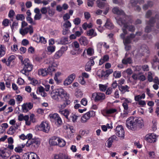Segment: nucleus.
<instances>
[{"label":"nucleus","mask_w":159,"mask_h":159,"mask_svg":"<svg viewBox=\"0 0 159 159\" xmlns=\"http://www.w3.org/2000/svg\"><path fill=\"white\" fill-rule=\"evenodd\" d=\"M50 95L51 98L56 101L63 102V104H65L66 107L70 103L68 99L69 95L62 89H56L51 92Z\"/></svg>","instance_id":"f257e3e1"},{"label":"nucleus","mask_w":159,"mask_h":159,"mask_svg":"<svg viewBox=\"0 0 159 159\" xmlns=\"http://www.w3.org/2000/svg\"><path fill=\"white\" fill-rule=\"evenodd\" d=\"M126 125L129 129L135 130L143 127V121L140 118L136 119L133 117H130L126 121Z\"/></svg>","instance_id":"f03ea898"},{"label":"nucleus","mask_w":159,"mask_h":159,"mask_svg":"<svg viewBox=\"0 0 159 159\" xmlns=\"http://www.w3.org/2000/svg\"><path fill=\"white\" fill-rule=\"evenodd\" d=\"M21 61L23 66V68L20 72L26 76H27L28 74L26 72L30 71L32 70L33 66L28 58H25L23 61L21 60Z\"/></svg>","instance_id":"7ed1b4c3"},{"label":"nucleus","mask_w":159,"mask_h":159,"mask_svg":"<svg viewBox=\"0 0 159 159\" xmlns=\"http://www.w3.org/2000/svg\"><path fill=\"white\" fill-rule=\"evenodd\" d=\"M117 23L120 26H123L124 28L126 29L128 28V30L131 32H134L135 30V28L133 25H128L127 22L122 17L119 18L118 17H116Z\"/></svg>","instance_id":"20e7f679"},{"label":"nucleus","mask_w":159,"mask_h":159,"mask_svg":"<svg viewBox=\"0 0 159 159\" xmlns=\"http://www.w3.org/2000/svg\"><path fill=\"white\" fill-rule=\"evenodd\" d=\"M45 63L48 65V68H47L48 73L55 71V68L57 66V64L53 59H47L45 61Z\"/></svg>","instance_id":"39448f33"},{"label":"nucleus","mask_w":159,"mask_h":159,"mask_svg":"<svg viewBox=\"0 0 159 159\" xmlns=\"http://www.w3.org/2000/svg\"><path fill=\"white\" fill-rule=\"evenodd\" d=\"M40 142L38 138H34L31 140H28L25 143L26 146L27 147H31L33 149H36L39 146Z\"/></svg>","instance_id":"423d86ee"},{"label":"nucleus","mask_w":159,"mask_h":159,"mask_svg":"<svg viewBox=\"0 0 159 159\" xmlns=\"http://www.w3.org/2000/svg\"><path fill=\"white\" fill-rule=\"evenodd\" d=\"M95 113L93 111H90L84 114L82 117L81 122L83 123H85L91 117L95 116Z\"/></svg>","instance_id":"0eeeda50"},{"label":"nucleus","mask_w":159,"mask_h":159,"mask_svg":"<svg viewBox=\"0 0 159 159\" xmlns=\"http://www.w3.org/2000/svg\"><path fill=\"white\" fill-rule=\"evenodd\" d=\"M28 32L31 34L33 33V29L31 25H29L28 27L24 29L22 28L20 29V33L23 36L26 35Z\"/></svg>","instance_id":"6e6552de"},{"label":"nucleus","mask_w":159,"mask_h":159,"mask_svg":"<svg viewBox=\"0 0 159 159\" xmlns=\"http://www.w3.org/2000/svg\"><path fill=\"white\" fill-rule=\"evenodd\" d=\"M39 129L45 133H48L50 130V127L49 124L46 122L41 123L39 126Z\"/></svg>","instance_id":"1a4fd4ad"},{"label":"nucleus","mask_w":159,"mask_h":159,"mask_svg":"<svg viewBox=\"0 0 159 159\" xmlns=\"http://www.w3.org/2000/svg\"><path fill=\"white\" fill-rule=\"evenodd\" d=\"M116 134L118 137L124 139L125 132L124 129L121 125L117 126L116 129Z\"/></svg>","instance_id":"9d476101"},{"label":"nucleus","mask_w":159,"mask_h":159,"mask_svg":"<svg viewBox=\"0 0 159 159\" xmlns=\"http://www.w3.org/2000/svg\"><path fill=\"white\" fill-rule=\"evenodd\" d=\"M157 135L154 134H149L145 137V139L149 143H153L156 141Z\"/></svg>","instance_id":"9b49d317"},{"label":"nucleus","mask_w":159,"mask_h":159,"mask_svg":"<svg viewBox=\"0 0 159 159\" xmlns=\"http://www.w3.org/2000/svg\"><path fill=\"white\" fill-rule=\"evenodd\" d=\"M93 96L94 98L96 101H102L105 99V94L101 93H94L93 94Z\"/></svg>","instance_id":"f8f14e48"},{"label":"nucleus","mask_w":159,"mask_h":159,"mask_svg":"<svg viewBox=\"0 0 159 159\" xmlns=\"http://www.w3.org/2000/svg\"><path fill=\"white\" fill-rule=\"evenodd\" d=\"M155 23V20L154 19L153 17L151 18L148 23V24L145 28L146 32L148 33L151 31L152 28L154 26Z\"/></svg>","instance_id":"ddd939ff"},{"label":"nucleus","mask_w":159,"mask_h":159,"mask_svg":"<svg viewBox=\"0 0 159 159\" xmlns=\"http://www.w3.org/2000/svg\"><path fill=\"white\" fill-rule=\"evenodd\" d=\"M33 107V104L31 102L24 103L22 106V109L24 112H26L31 109Z\"/></svg>","instance_id":"4468645a"},{"label":"nucleus","mask_w":159,"mask_h":159,"mask_svg":"<svg viewBox=\"0 0 159 159\" xmlns=\"http://www.w3.org/2000/svg\"><path fill=\"white\" fill-rule=\"evenodd\" d=\"M29 116L26 115L24 116L23 114H20L18 117V119L20 121H22V120H25V123L26 125L29 126L30 123L28 121Z\"/></svg>","instance_id":"2eb2a0df"},{"label":"nucleus","mask_w":159,"mask_h":159,"mask_svg":"<svg viewBox=\"0 0 159 159\" xmlns=\"http://www.w3.org/2000/svg\"><path fill=\"white\" fill-rule=\"evenodd\" d=\"M117 111V110L116 109H104L102 111V114L105 116H107L109 114L113 113Z\"/></svg>","instance_id":"dca6fc26"},{"label":"nucleus","mask_w":159,"mask_h":159,"mask_svg":"<svg viewBox=\"0 0 159 159\" xmlns=\"http://www.w3.org/2000/svg\"><path fill=\"white\" fill-rule=\"evenodd\" d=\"M130 103V102L127 99H124V101L122 104V106L124 109V114L125 115H126L128 113V103Z\"/></svg>","instance_id":"f3484780"},{"label":"nucleus","mask_w":159,"mask_h":159,"mask_svg":"<svg viewBox=\"0 0 159 159\" xmlns=\"http://www.w3.org/2000/svg\"><path fill=\"white\" fill-rule=\"evenodd\" d=\"M135 35L134 34H131L127 36L123 40L124 44L130 43L132 40L135 37Z\"/></svg>","instance_id":"a211bd4d"},{"label":"nucleus","mask_w":159,"mask_h":159,"mask_svg":"<svg viewBox=\"0 0 159 159\" xmlns=\"http://www.w3.org/2000/svg\"><path fill=\"white\" fill-rule=\"evenodd\" d=\"M114 140H117V138L116 136L113 135L109 138L107 141V147L109 148H110L112 145L113 142Z\"/></svg>","instance_id":"6ab92c4d"},{"label":"nucleus","mask_w":159,"mask_h":159,"mask_svg":"<svg viewBox=\"0 0 159 159\" xmlns=\"http://www.w3.org/2000/svg\"><path fill=\"white\" fill-rule=\"evenodd\" d=\"M54 159H70L67 155L62 153H59L54 156Z\"/></svg>","instance_id":"aec40b11"},{"label":"nucleus","mask_w":159,"mask_h":159,"mask_svg":"<svg viewBox=\"0 0 159 159\" xmlns=\"http://www.w3.org/2000/svg\"><path fill=\"white\" fill-rule=\"evenodd\" d=\"M0 156L5 159L9 156V154L8 152L7 151L6 148L4 149H0Z\"/></svg>","instance_id":"412c9836"},{"label":"nucleus","mask_w":159,"mask_h":159,"mask_svg":"<svg viewBox=\"0 0 159 159\" xmlns=\"http://www.w3.org/2000/svg\"><path fill=\"white\" fill-rule=\"evenodd\" d=\"M72 45L74 48L78 49L77 54H80L82 52V49L80 48V45L78 42L76 41H74L72 43Z\"/></svg>","instance_id":"4be33fe9"},{"label":"nucleus","mask_w":159,"mask_h":159,"mask_svg":"<svg viewBox=\"0 0 159 159\" xmlns=\"http://www.w3.org/2000/svg\"><path fill=\"white\" fill-rule=\"evenodd\" d=\"M112 12L115 14H116L118 15H124V11L121 10L119 9L117 7H114L112 9Z\"/></svg>","instance_id":"5701e85b"},{"label":"nucleus","mask_w":159,"mask_h":159,"mask_svg":"<svg viewBox=\"0 0 159 159\" xmlns=\"http://www.w3.org/2000/svg\"><path fill=\"white\" fill-rule=\"evenodd\" d=\"M79 41L81 45L84 46L87 45L88 43V41L85 37H81L79 39Z\"/></svg>","instance_id":"b1692460"},{"label":"nucleus","mask_w":159,"mask_h":159,"mask_svg":"<svg viewBox=\"0 0 159 159\" xmlns=\"http://www.w3.org/2000/svg\"><path fill=\"white\" fill-rule=\"evenodd\" d=\"M104 26L109 29H112L114 28V25L111 21L109 19H107Z\"/></svg>","instance_id":"393cba45"},{"label":"nucleus","mask_w":159,"mask_h":159,"mask_svg":"<svg viewBox=\"0 0 159 159\" xmlns=\"http://www.w3.org/2000/svg\"><path fill=\"white\" fill-rule=\"evenodd\" d=\"M59 138L53 137L49 141L50 144L52 145H57Z\"/></svg>","instance_id":"a878e982"},{"label":"nucleus","mask_w":159,"mask_h":159,"mask_svg":"<svg viewBox=\"0 0 159 159\" xmlns=\"http://www.w3.org/2000/svg\"><path fill=\"white\" fill-rule=\"evenodd\" d=\"M139 52H141L143 55L145 53L148 54L149 53L148 47L145 45L141 47L139 50Z\"/></svg>","instance_id":"bb28decb"},{"label":"nucleus","mask_w":159,"mask_h":159,"mask_svg":"<svg viewBox=\"0 0 159 159\" xmlns=\"http://www.w3.org/2000/svg\"><path fill=\"white\" fill-rule=\"evenodd\" d=\"M48 73H49L47 68L41 69L38 70V74L39 75L43 76L47 75Z\"/></svg>","instance_id":"cd10ccee"},{"label":"nucleus","mask_w":159,"mask_h":159,"mask_svg":"<svg viewBox=\"0 0 159 159\" xmlns=\"http://www.w3.org/2000/svg\"><path fill=\"white\" fill-rule=\"evenodd\" d=\"M127 54H125V56L123 59L122 60V62L123 64H130L132 62V61L130 57H126Z\"/></svg>","instance_id":"c85d7f7f"},{"label":"nucleus","mask_w":159,"mask_h":159,"mask_svg":"<svg viewBox=\"0 0 159 159\" xmlns=\"http://www.w3.org/2000/svg\"><path fill=\"white\" fill-rule=\"evenodd\" d=\"M59 112L65 116L66 118L68 119V115L70 114V111L67 109H66L63 110H60Z\"/></svg>","instance_id":"c756f323"},{"label":"nucleus","mask_w":159,"mask_h":159,"mask_svg":"<svg viewBox=\"0 0 159 159\" xmlns=\"http://www.w3.org/2000/svg\"><path fill=\"white\" fill-rule=\"evenodd\" d=\"M129 87L127 85L121 86L120 87L119 89L122 93H124L126 92H129Z\"/></svg>","instance_id":"7c9ffc66"},{"label":"nucleus","mask_w":159,"mask_h":159,"mask_svg":"<svg viewBox=\"0 0 159 159\" xmlns=\"http://www.w3.org/2000/svg\"><path fill=\"white\" fill-rule=\"evenodd\" d=\"M26 145L25 144H22L20 146H18L15 148L14 150L17 152H21L23 151L22 148Z\"/></svg>","instance_id":"2f4dec72"},{"label":"nucleus","mask_w":159,"mask_h":159,"mask_svg":"<svg viewBox=\"0 0 159 159\" xmlns=\"http://www.w3.org/2000/svg\"><path fill=\"white\" fill-rule=\"evenodd\" d=\"M6 48L4 45L0 44V57L5 54Z\"/></svg>","instance_id":"473e14b6"},{"label":"nucleus","mask_w":159,"mask_h":159,"mask_svg":"<svg viewBox=\"0 0 159 159\" xmlns=\"http://www.w3.org/2000/svg\"><path fill=\"white\" fill-rule=\"evenodd\" d=\"M109 59V57L108 55L104 56L99 61V65H100L102 64L104 62L108 61Z\"/></svg>","instance_id":"72a5a7b5"},{"label":"nucleus","mask_w":159,"mask_h":159,"mask_svg":"<svg viewBox=\"0 0 159 159\" xmlns=\"http://www.w3.org/2000/svg\"><path fill=\"white\" fill-rule=\"evenodd\" d=\"M87 34L89 36H93L95 37L97 35V34L95 32L94 30L93 29H91L87 32Z\"/></svg>","instance_id":"f704fd0d"},{"label":"nucleus","mask_w":159,"mask_h":159,"mask_svg":"<svg viewBox=\"0 0 159 159\" xmlns=\"http://www.w3.org/2000/svg\"><path fill=\"white\" fill-rule=\"evenodd\" d=\"M145 97V94L144 93H143L141 95H137L134 97V100L138 102L140 101L142 99H144Z\"/></svg>","instance_id":"c9c22d12"},{"label":"nucleus","mask_w":159,"mask_h":159,"mask_svg":"<svg viewBox=\"0 0 159 159\" xmlns=\"http://www.w3.org/2000/svg\"><path fill=\"white\" fill-rule=\"evenodd\" d=\"M28 120L30 123V124L29 125H31V122H36V119L35 118V115L33 114H30V116H29V119Z\"/></svg>","instance_id":"e433bc0d"},{"label":"nucleus","mask_w":159,"mask_h":159,"mask_svg":"<svg viewBox=\"0 0 159 159\" xmlns=\"http://www.w3.org/2000/svg\"><path fill=\"white\" fill-rule=\"evenodd\" d=\"M153 5L152 2L148 1L147 4H144L143 6V8L144 10H146L149 7H152Z\"/></svg>","instance_id":"4c0bfd02"},{"label":"nucleus","mask_w":159,"mask_h":159,"mask_svg":"<svg viewBox=\"0 0 159 159\" xmlns=\"http://www.w3.org/2000/svg\"><path fill=\"white\" fill-rule=\"evenodd\" d=\"M28 154L29 159H39L37 155L34 152H31L29 153H28Z\"/></svg>","instance_id":"58836bf2"},{"label":"nucleus","mask_w":159,"mask_h":159,"mask_svg":"<svg viewBox=\"0 0 159 159\" xmlns=\"http://www.w3.org/2000/svg\"><path fill=\"white\" fill-rule=\"evenodd\" d=\"M99 77L102 79H105L108 76L106 71L102 70L101 72V75H98Z\"/></svg>","instance_id":"ea45409f"},{"label":"nucleus","mask_w":159,"mask_h":159,"mask_svg":"<svg viewBox=\"0 0 159 159\" xmlns=\"http://www.w3.org/2000/svg\"><path fill=\"white\" fill-rule=\"evenodd\" d=\"M63 54V52L60 49L56 52L54 55V57L55 59H59L62 56Z\"/></svg>","instance_id":"a19ab883"},{"label":"nucleus","mask_w":159,"mask_h":159,"mask_svg":"<svg viewBox=\"0 0 159 159\" xmlns=\"http://www.w3.org/2000/svg\"><path fill=\"white\" fill-rule=\"evenodd\" d=\"M153 18L154 20H155V22H156V27L157 29H159V15L156 14L155 18Z\"/></svg>","instance_id":"79ce46f5"},{"label":"nucleus","mask_w":159,"mask_h":159,"mask_svg":"<svg viewBox=\"0 0 159 159\" xmlns=\"http://www.w3.org/2000/svg\"><path fill=\"white\" fill-rule=\"evenodd\" d=\"M58 140L57 145L59 147H62L65 145V142L63 139H61L59 138Z\"/></svg>","instance_id":"37998d69"},{"label":"nucleus","mask_w":159,"mask_h":159,"mask_svg":"<svg viewBox=\"0 0 159 159\" xmlns=\"http://www.w3.org/2000/svg\"><path fill=\"white\" fill-rule=\"evenodd\" d=\"M48 15L51 17L53 16L55 13V10L53 9H51L50 7H48Z\"/></svg>","instance_id":"c03bdc74"},{"label":"nucleus","mask_w":159,"mask_h":159,"mask_svg":"<svg viewBox=\"0 0 159 159\" xmlns=\"http://www.w3.org/2000/svg\"><path fill=\"white\" fill-rule=\"evenodd\" d=\"M71 25L70 22L69 21H65L63 24V26L66 29H68L71 27Z\"/></svg>","instance_id":"a18cd8bd"},{"label":"nucleus","mask_w":159,"mask_h":159,"mask_svg":"<svg viewBox=\"0 0 159 159\" xmlns=\"http://www.w3.org/2000/svg\"><path fill=\"white\" fill-rule=\"evenodd\" d=\"M154 11L150 10L147 11L145 14V16L146 18H148L151 16L153 14Z\"/></svg>","instance_id":"49530a36"},{"label":"nucleus","mask_w":159,"mask_h":159,"mask_svg":"<svg viewBox=\"0 0 159 159\" xmlns=\"http://www.w3.org/2000/svg\"><path fill=\"white\" fill-rule=\"evenodd\" d=\"M123 33L120 34V37L121 38L123 39H125V35L127 34V31L125 29L123 28L122 29Z\"/></svg>","instance_id":"de8ad7c7"},{"label":"nucleus","mask_w":159,"mask_h":159,"mask_svg":"<svg viewBox=\"0 0 159 159\" xmlns=\"http://www.w3.org/2000/svg\"><path fill=\"white\" fill-rule=\"evenodd\" d=\"M55 49V46L53 45L49 46L47 48V50L48 52L52 53L54 52Z\"/></svg>","instance_id":"09e8293b"},{"label":"nucleus","mask_w":159,"mask_h":159,"mask_svg":"<svg viewBox=\"0 0 159 159\" xmlns=\"http://www.w3.org/2000/svg\"><path fill=\"white\" fill-rule=\"evenodd\" d=\"M15 56L14 55L10 56L8 58L7 61L6 62V64L7 65H10L11 63L15 59Z\"/></svg>","instance_id":"8fccbe9b"},{"label":"nucleus","mask_w":159,"mask_h":159,"mask_svg":"<svg viewBox=\"0 0 159 159\" xmlns=\"http://www.w3.org/2000/svg\"><path fill=\"white\" fill-rule=\"evenodd\" d=\"M79 116H78L75 114H72L70 116V118L73 122H75L77 121V120Z\"/></svg>","instance_id":"3c124183"},{"label":"nucleus","mask_w":159,"mask_h":159,"mask_svg":"<svg viewBox=\"0 0 159 159\" xmlns=\"http://www.w3.org/2000/svg\"><path fill=\"white\" fill-rule=\"evenodd\" d=\"M87 53L88 55L91 56H92L94 53L93 49L89 48L87 50Z\"/></svg>","instance_id":"603ef678"},{"label":"nucleus","mask_w":159,"mask_h":159,"mask_svg":"<svg viewBox=\"0 0 159 159\" xmlns=\"http://www.w3.org/2000/svg\"><path fill=\"white\" fill-rule=\"evenodd\" d=\"M15 132V130L13 126L11 127L9 130L7 131V133L8 134L12 135Z\"/></svg>","instance_id":"864d4df0"},{"label":"nucleus","mask_w":159,"mask_h":159,"mask_svg":"<svg viewBox=\"0 0 159 159\" xmlns=\"http://www.w3.org/2000/svg\"><path fill=\"white\" fill-rule=\"evenodd\" d=\"M61 43L62 44H67L68 43V39L67 37H64L61 38Z\"/></svg>","instance_id":"5fc2aeb1"},{"label":"nucleus","mask_w":159,"mask_h":159,"mask_svg":"<svg viewBox=\"0 0 159 159\" xmlns=\"http://www.w3.org/2000/svg\"><path fill=\"white\" fill-rule=\"evenodd\" d=\"M80 22L81 20L78 17L76 18L73 20V22L74 24L76 25H79L80 24Z\"/></svg>","instance_id":"6e6d98bb"},{"label":"nucleus","mask_w":159,"mask_h":159,"mask_svg":"<svg viewBox=\"0 0 159 159\" xmlns=\"http://www.w3.org/2000/svg\"><path fill=\"white\" fill-rule=\"evenodd\" d=\"M113 75L116 78H119L121 76V74L120 71H115Z\"/></svg>","instance_id":"4d7b16f0"},{"label":"nucleus","mask_w":159,"mask_h":159,"mask_svg":"<svg viewBox=\"0 0 159 159\" xmlns=\"http://www.w3.org/2000/svg\"><path fill=\"white\" fill-rule=\"evenodd\" d=\"M97 6L100 8H102L104 6V3L99 1L96 2Z\"/></svg>","instance_id":"13d9d810"},{"label":"nucleus","mask_w":159,"mask_h":159,"mask_svg":"<svg viewBox=\"0 0 159 159\" xmlns=\"http://www.w3.org/2000/svg\"><path fill=\"white\" fill-rule=\"evenodd\" d=\"M26 19L29 23L31 24L32 25H35L36 23L33 21V19L30 16H27L26 17Z\"/></svg>","instance_id":"bf43d9fd"},{"label":"nucleus","mask_w":159,"mask_h":159,"mask_svg":"<svg viewBox=\"0 0 159 159\" xmlns=\"http://www.w3.org/2000/svg\"><path fill=\"white\" fill-rule=\"evenodd\" d=\"M72 82V81L71 80L67 78L64 81V84L65 86H67L70 84Z\"/></svg>","instance_id":"052dcab7"},{"label":"nucleus","mask_w":159,"mask_h":159,"mask_svg":"<svg viewBox=\"0 0 159 159\" xmlns=\"http://www.w3.org/2000/svg\"><path fill=\"white\" fill-rule=\"evenodd\" d=\"M16 19L17 20H22L25 19V17L22 14H17L16 16Z\"/></svg>","instance_id":"680f3d73"},{"label":"nucleus","mask_w":159,"mask_h":159,"mask_svg":"<svg viewBox=\"0 0 159 159\" xmlns=\"http://www.w3.org/2000/svg\"><path fill=\"white\" fill-rule=\"evenodd\" d=\"M99 89L102 91H104L106 90L107 86L105 85L99 84Z\"/></svg>","instance_id":"e2e57ef3"},{"label":"nucleus","mask_w":159,"mask_h":159,"mask_svg":"<svg viewBox=\"0 0 159 159\" xmlns=\"http://www.w3.org/2000/svg\"><path fill=\"white\" fill-rule=\"evenodd\" d=\"M75 95L77 97H81L83 95V93L80 90H78L75 92Z\"/></svg>","instance_id":"0e129e2a"},{"label":"nucleus","mask_w":159,"mask_h":159,"mask_svg":"<svg viewBox=\"0 0 159 159\" xmlns=\"http://www.w3.org/2000/svg\"><path fill=\"white\" fill-rule=\"evenodd\" d=\"M48 10V7H42L40 9V11L43 14H45L47 13Z\"/></svg>","instance_id":"69168bd1"},{"label":"nucleus","mask_w":159,"mask_h":159,"mask_svg":"<svg viewBox=\"0 0 159 159\" xmlns=\"http://www.w3.org/2000/svg\"><path fill=\"white\" fill-rule=\"evenodd\" d=\"M59 116L56 113H54V114H50L49 115L50 118L55 120L57 119V117H58Z\"/></svg>","instance_id":"338daca9"},{"label":"nucleus","mask_w":159,"mask_h":159,"mask_svg":"<svg viewBox=\"0 0 159 159\" xmlns=\"http://www.w3.org/2000/svg\"><path fill=\"white\" fill-rule=\"evenodd\" d=\"M3 39L5 41L7 42L9 39V35L8 33H6L5 35H3Z\"/></svg>","instance_id":"774afa93"}]
</instances>
